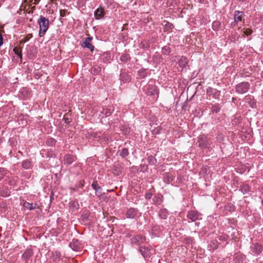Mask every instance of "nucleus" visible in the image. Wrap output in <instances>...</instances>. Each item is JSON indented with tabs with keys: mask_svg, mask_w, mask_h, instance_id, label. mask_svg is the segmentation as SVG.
Segmentation results:
<instances>
[{
	"mask_svg": "<svg viewBox=\"0 0 263 263\" xmlns=\"http://www.w3.org/2000/svg\"><path fill=\"white\" fill-rule=\"evenodd\" d=\"M38 24L40 26L39 35L43 36L48 28L49 21L48 20L43 16H41L38 20Z\"/></svg>",
	"mask_w": 263,
	"mask_h": 263,
	"instance_id": "nucleus-1",
	"label": "nucleus"
},
{
	"mask_svg": "<svg viewBox=\"0 0 263 263\" xmlns=\"http://www.w3.org/2000/svg\"><path fill=\"white\" fill-rule=\"evenodd\" d=\"M249 83L247 82H243L238 84L236 87L237 92L240 93H243L247 92L249 89Z\"/></svg>",
	"mask_w": 263,
	"mask_h": 263,
	"instance_id": "nucleus-2",
	"label": "nucleus"
},
{
	"mask_svg": "<svg viewBox=\"0 0 263 263\" xmlns=\"http://www.w3.org/2000/svg\"><path fill=\"white\" fill-rule=\"evenodd\" d=\"M95 16L97 19H100L104 16V10L101 7L98 8L95 12Z\"/></svg>",
	"mask_w": 263,
	"mask_h": 263,
	"instance_id": "nucleus-3",
	"label": "nucleus"
},
{
	"mask_svg": "<svg viewBox=\"0 0 263 263\" xmlns=\"http://www.w3.org/2000/svg\"><path fill=\"white\" fill-rule=\"evenodd\" d=\"M23 206L28 210H32L38 208L37 204L36 203H30L29 202H25L23 204Z\"/></svg>",
	"mask_w": 263,
	"mask_h": 263,
	"instance_id": "nucleus-4",
	"label": "nucleus"
},
{
	"mask_svg": "<svg viewBox=\"0 0 263 263\" xmlns=\"http://www.w3.org/2000/svg\"><path fill=\"white\" fill-rule=\"evenodd\" d=\"M187 216L192 221H195L198 219V215L196 212L191 211L189 213Z\"/></svg>",
	"mask_w": 263,
	"mask_h": 263,
	"instance_id": "nucleus-5",
	"label": "nucleus"
},
{
	"mask_svg": "<svg viewBox=\"0 0 263 263\" xmlns=\"http://www.w3.org/2000/svg\"><path fill=\"white\" fill-rule=\"evenodd\" d=\"M178 63L180 67L182 68L185 67L187 63L186 58L185 57H181L178 61Z\"/></svg>",
	"mask_w": 263,
	"mask_h": 263,
	"instance_id": "nucleus-6",
	"label": "nucleus"
},
{
	"mask_svg": "<svg viewBox=\"0 0 263 263\" xmlns=\"http://www.w3.org/2000/svg\"><path fill=\"white\" fill-rule=\"evenodd\" d=\"M243 13L241 11H237L235 12L234 15V19L235 21L236 22H238L239 21H241L242 18Z\"/></svg>",
	"mask_w": 263,
	"mask_h": 263,
	"instance_id": "nucleus-7",
	"label": "nucleus"
},
{
	"mask_svg": "<svg viewBox=\"0 0 263 263\" xmlns=\"http://www.w3.org/2000/svg\"><path fill=\"white\" fill-rule=\"evenodd\" d=\"M120 79L123 82H126L129 80V77L128 74L122 73L120 75Z\"/></svg>",
	"mask_w": 263,
	"mask_h": 263,
	"instance_id": "nucleus-8",
	"label": "nucleus"
},
{
	"mask_svg": "<svg viewBox=\"0 0 263 263\" xmlns=\"http://www.w3.org/2000/svg\"><path fill=\"white\" fill-rule=\"evenodd\" d=\"M31 255V251L29 250H26L23 254L22 257L24 259H27Z\"/></svg>",
	"mask_w": 263,
	"mask_h": 263,
	"instance_id": "nucleus-9",
	"label": "nucleus"
},
{
	"mask_svg": "<svg viewBox=\"0 0 263 263\" xmlns=\"http://www.w3.org/2000/svg\"><path fill=\"white\" fill-rule=\"evenodd\" d=\"M23 167L26 169H28L31 166L30 162L28 160L24 161L22 163Z\"/></svg>",
	"mask_w": 263,
	"mask_h": 263,
	"instance_id": "nucleus-10",
	"label": "nucleus"
},
{
	"mask_svg": "<svg viewBox=\"0 0 263 263\" xmlns=\"http://www.w3.org/2000/svg\"><path fill=\"white\" fill-rule=\"evenodd\" d=\"M135 213V211L134 209H130L127 212V215L129 218H133Z\"/></svg>",
	"mask_w": 263,
	"mask_h": 263,
	"instance_id": "nucleus-11",
	"label": "nucleus"
},
{
	"mask_svg": "<svg viewBox=\"0 0 263 263\" xmlns=\"http://www.w3.org/2000/svg\"><path fill=\"white\" fill-rule=\"evenodd\" d=\"M64 159L66 161H67V163H70L73 161V157H71L69 155H66L65 156Z\"/></svg>",
	"mask_w": 263,
	"mask_h": 263,
	"instance_id": "nucleus-12",
	"label": "nucleus"
},
{
	"mask_svg": "<svg viewBox=\"0 0 263 263\" xmlns=\"http://www.w3.org/2000/svg\"><path fill=\"white\" fill-rule=\"evenodd\" d=\"M128 155V150L126 148H123L120 153V155L122 157H125Z\"/></svg>",
	"mask_w": 263,
	"mask_h": 263,
	"instance_id": "nucleus-13",
	"label": "nucleus"
},
{
	"mask_svg": "<svg viewBox=\"0 0 263 263\" xmlns=\"http://www.w3.org/2000/svg\"><path fill=\"white\" fill-rule=\"evenodd\" d=\"M84 43L86 47L89 48L91 51L93 50V46L90 43H88L87 40Z\"/></svg>",
	"mask_w": 263,
	"mask_h": 263,
	"instance_id": "nucleus-14",
	"label": "nucleus"
},
{
	"mask_svg": "<svg viewBox=\"0 0 263 263\" xmlns=\"http://www.w3.org/2000/svg\"><path fill=\"white\" fill-rule=\"evenodd\" d=\"M164 29L168 30L172 28V25L171 24H170L168 22H165V24L164 25Z\"/></svg>",
	"mask_w": 263,
	"mask_h": 263,
	"instance_id": "nucleus-15",
	"label": "nucleus"
},
{
	"mask_svg": "<svg viewBox=\"0 0 263 263\" xmlns=\"http://www.w3.org/2000/svg\"><path fill=\"white\" fill-rule=\"evenodd\" d=\"M32 35L31 34H28L27 35L25 38H24V42H26L29 40L30 38H31Z\"/></svg>",
	"mask_w": 263,
	"mask_h": 263,
	"instance_id": "nucleus-16",
	"label": "nucleus"
},
{
	"mask_svg": "<svg viewBox=\"0 0 263 263\" xmlns=\"http://www.w3.org/2000/svg\"><path fill=\"white\" fill-rule=\"evenodd\" d=\"M251 32H252L251 30L249 29H247L245 31H244L245 34H246L247 35L250 34L251 33Z\"/></svg>",
	"mask_w": 263,
	"mask_h": 263,
	"instance_id": "nucleus-17",
	"label": "nucleus"
},
{
	"mask_svg": "<svg viewBox=\"0 0 263 263\" xmlns=\"http://www.w3.org/2000/svg\"><path fill=\"white\" fill-rule=\"evenodd\" d=\"M15 53L17 54L19 57L21 56L20 52L19 51V49L17 48H14L13 49Z\"/></svg>",
	"mask_w": 263,
	"mask_h": 263,
	"instance_id": "nucleus-18",
	"label": "nucleus"
},
{
	"mask_svg": "<svg viewBox=\"0 0 263 263\" xmlns=\"http://www.w3.org/2000/svg\"><path fill=\"white\" fill-rule=\"evenodd\" d=\"M55 254H56V257L55 258H54V259H55V260L59 259L60 257V253L56 252ZM53 258H54V256H53Z\"/></svg>",
	"mask_w": 263,
	"mask_h": 263,
	"instance_id": "nucleus-19",
	"label": "nucleus"
},
{
	"mask_svg": "<svg viewBox=\"0 0 263 263\" xmlns=\"http://www.w3.org/2000/svg\"><path fill=\"white\" fill-rule=\"evenodd\" d=\"M66 14V11L64 10H60V14L61 16H64Z\"/></svg>",
	"mask_w": 263,
	"mask_h": 263,
	"instance_id": "nucleus-20",
	"label": "nucleus"
},
{
	"mask_svg": "<svg viewBox=\"0 0 263 263\" xmlns=\"http://www.w3.org/2000/svg\"><path fill=\"white\" fill-rule=\"evenodd\" d=\"M258 247L259 248L258 251H257V253H260L261 252V247L260 246H256V249H258Z\"/></svg>",
	"mask_w": 263,
	"mask_h": 263,
	"instance_id": "nucleus-21",
	"label": "nucleus"
},
{
	"mask_svg": "<svg viewBox=\"0 0 263 263\" xmlns=\"http://www.w3.org/2000/svg\"><path fill=\"white\" fill-rule=\"evenodd\" d=\"M140 251H141V253H142V255H143L144 257H146V256H148V254H143V253L142 249H141Z\"/></svg>",
	"mask_w": 263,
	"mask_h": 263,
	"instance_id": "nucleus-22",
	"label": "nucleus"
},
{
	"mask_svg": "<svg viewBox=\"0 0 263 263\" xmlns=\"http://www.w3.org/2000/svg\"><path fill=\"white\" fill-rule=\"evenodd\" d=\"M213 109V111H215V112H217L219 110V109L216 107H214Z\"/></svg>",
	"mask_w": 263,
	"mask_h": 263,
	"instance_id": "nucleus-23",
	"label": "nucleus"
},
{
	"mask_svg": "<svg viewBox=\"0 0 263 263\" xmlns=\"http://www.w3.org/2000/svg\"><path fill=\"white\" fill-rule=\"evenodd\" d=\"M92 186L93 187V188H94L95 190H96V189H96V186H97L96 183H92Z\"/></svg>",
	"mask_w": 263,
	"mask_h": 263,
	"instance_id": "nucleus-24",
	"label": "nucleus"
},
{
	"mask_svg": "<svg viewBox=\"0 0 263 263\" xmlns=\"http://www.w3.org/2000/svg\"><path fill=\"white\" fill-rule=\"evenodd\" d=\"M151 195L150 194H147V195H146V198H151Z\"/></svg>",
	"mask_w": 263,
	"mask_h": 263,
	"instance_id": "nucleus-25",
	"label": "nucleus"
},
{
	"mask_svg": "<svg viewBox=\"0 0 263 263\" xmlns=\"http://www.w3.org/2000/svg\"><path fill=\"white\" fill-rule=\"evenodd\" d=\"M39 2V1L38 0H35V2L34 3H37Z\"/></svg>",
	"mask_w": 263,
	"mask_h": 263,
	"instance_id": "nucleus-26",
	"label": "nucleus"
},
{
	"mask_svg": "<svg viewBox=\"0 0 263 263\" xmlns=\"http://www.w3.org/2000/svg\"><path fill=\"white\" fill-rule=\"evenodd\" d=\"M95 69V68H94L93 69H91V72H92V71H93V69Z\"/></svg>",
	"mask_w": 263,
	"mask_h": 263,
	"instance_id": "nucleus-27",
	"label": "nucleus"
},
{
	"mask_svg": "<svg viewBox=\"0 0 263 263\" xmlns=\"http://www.w3.org/2000/svg\"><path fill=\"white\" fill-rule=\"evenodd\" d=\"M2 34V33L0 32V34Z\"/></svg>",
	"mask_w": 263,
	"mask_h": 263,
	"instance_id": "nucleus-28",
	"label": "nucleus"
}]
</instances>
